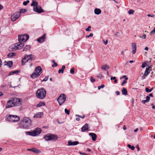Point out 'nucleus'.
Returning <instances> with one entry per match:
<instances>
[{
	"instance_id": "f257e3e1",
	"label": "nucleus",
	"mask_w": 155,
	"mask_h": 155,
	"mask_svg": "<svg viewBox=\"0 0 155 155\" xmlns=\"http://www.w3.org/2000/svg\"><path fill=\"white\" fill-rule=\"evenodd\" d=\"M31 120L28 117H25L21 120L20 127L21 128L28 129L31 126Z\"/></svg>"
},
{
	"instance_id": "f03ea898",
	"label": "nucleus",
	"mask_w": 155,
	"mask_h": 155,
	"mask_svg": "<svg viewBox=\"0 0 155 155\" xmlns=\"http://www.w3.org/2000/svg\"><path fill=\"white\" fill-rule=\"evenodd\" d=\"M46 94V91L43 88L38 89L36 92L37 97L40 99H43L45 97Z\"/></svg>"
},
{
	"instance_id": "7ed1b4c3",
	"label": "nucleus",
	"mask_w": 155,
	"mask_h": 155,
	"mask_svg": "<svg viewBox=\"0 0 155 155\" xmlns=\"http://www.w3.org/2000/svg\"><path fill=\"white\" fill-rule=\"evenodd\" d=\"M42 72V69L40 66H38L36 68L34 72L31 75V77L35 78L38 77Z\"/></svg>"
},
{
	"instance_id": "20e7f679",
	"label": "nucleus",
	"mask_w": 155,
	"mask_h": 155,
	"mask_svg": "<svg viewBox=\"0 0 155 155\" xmlns=\"http://www.w3.org/2000/svg\"><path fill=\"white\" fill-rule=\"evenodd\" d=\"M44 138L47 141L50 140L53 141H55L58 139V137L56 135L51 134H46L44 137Z\"/></svg>"
},
{
	"instance_id": "39448f33",
	"label": "nucleus",
	"mask_w": 155,
	"mask_h": 155,
	"mask_svg": "<svg viewBox=\"0 0 155 155\" xmlns=\"http://www.w3.org/2000/svg\"><path fill=\"white\" fill-rule=\"evenodd\" d=\"M41 132V130L40 128H37L32 131H27L26 132V134L33 136H36L40 134Z\"/></svg>"
},
{
	"instance_id": "423d86ee",
	"label": "nucleus",
	"mask_w": 155,
	"mask_h": 155,
	"mask_svg": "<svg viewBox=\"0 0 155 155\" xmlns=\"http://www.w3.org/2000/svg\"><path fill=\"white\" fill-rule=\"evenodd\" d=\"M20 118L17 115L9 114L6 117V119L11 122H16L20 120Z\"/></svg>"
},
{
	"instance_id": "0eeeda50",
	"label": "nucleus",
	"mask_w": 155,
	"mask_h": 155,
	"mask_svg": "<svg viewBox=\"0 0 155 155\" xmlns=\"http://www.w3.org/2000/svg\"><path fill=\"white\" fill-rule=\"evenodd\" d=\"M24 42L21 41H19V42L14 44L15 47L12 48V51H15L17 50L21 49L24 46Z\"/></svg>"
},
{
	"instance_id": "6e6552de",
	"label": "nucleus",
	"mask_w": 155,
	"mask_h": 155,
	"mask_svg": "<svg viewBox=\"0 0 155 155\" xmlns=\"http://www.w3.org/2000/svg\"><path fill=\"white\" fill-rule=\"evenodd\" d=\"M66 97L64 94H61L58 97L57 100L59 105H61L65 101Z\"/></svg>"
},
{
	"instance_id": "1a4fd4ad",
	"label": "nucleus",
	"mask_w": 155,
	"mask_h": 155,
	"mask_svg": "<svg viewBox=\"0 0 155 155\" xmlns=\"http://www.w3.org/2000/svg\"><path fill=\"white\" fill-rule=\"evenodd\" d=\"M29 38V35L26 34L19 35L18 37V41H21L25 42Z\"/></svg>"
},
{
	"instance_id": "9d476101",
	"label": "nucleus",
	"mask_w": 155,
	"mask_h": 155,
	"mask_svg": "<svg viewBox=\"0 0 155 155\" xmlns=\"http://www.w3.org/2000/svg\"><path fill=\"white\" fill-rule=\"evenodd\" d=\"M31 56V54L28 55L26 54L25 55V57L21 60V65H24L25 63L29 61L30 62V57Z\"/></svg>"
},
{
	"instance_id": "9b49d317",
	"label": "nucleus",
	"mask_w": 155,
	"mask_h": 155,
	"mask_svg": "<svg viewBox=\"0 0 155 155\" xmlns=\"http://www.w3.org/2000/svg\"><path fill=\"white\" fill-rule=\"evenodd\" d=\"M13 101L15 106H19L22 104V99L21 98H13Z\"/></svg>"
},
{
	"instance_id": "f8f14e48",
	"label": "nucleus",
	"mask_w": 155,
	"mask_h": 155,
	"mask_svg": "<svg viewBox=\"0 0 155 155\" xmlns=\"http://www.w3.org/2000/svg\"><path fill=\"white\" fill-rule=\"evenodd\" d=\"M14 101H13V98H11L10 100L7 102L6 108H8L15 106Z\"/></svg>"
},
{
	"instance_id": "ddd939ff",
	"label": "nucleus",
	"mask_w": 155,
	"mask_h": 155,
	"mask_svg": "<svg viewBox=\"0 0 155 155\" xmlns=\"http://www.w3.org/2000/svg\"><path fill=\"white\" fill-rule=\"evenodd\" d=\"M20 16V14L18 12H16L11 16V20L12 21H15Z\"/></svg>"
},
{
	"instance_id": "4468645a",
	"label": "nucleus",
	"mask_w": 155,
	"mask_h": 155,
	"mask_svg": "<svg viewBox=\"0 0 155 155\" xmlns=\"http://www.w3.org/2000/svg\"><path fill=\"white\" fill-rule=\"evenodd\" d=\"M33 10L36 12L41 13L44 12V11L40 6H38L36 7H33Z\"/></svg>"
},
{
	"instance_id": "2eb2a0df",
	"label": "nucleus",
	"mask_w": 155,
	"mask_h": 155,
	"mask_svg": "<svg viewBox=\"0 0 155 155\" xmlns=\"http://www.w3.org/2000/svg\"><path fill=\"white\" fill-rule=\"evenodd\" d=\"M27 150L29 151H32L35 153H39L41 152V151L35 148H33L32 149H28Z\"/></svg>"
},
{
	"instance_id": "dca6fc26",
	"label": "nucleus",
	"mask_w": 155,
	"mask_h": 155,
	"mask_svg": "<svg viewBox=\"0 0 155 155\" xmlns=\"http://www.w3.org/2000/svg\"><path fill=\"white\" fill-rule=\"evenodd\" d=\"M79 143V142L78 141L72 142L71 140H70L68 142V146L76 145Z\"/></svg>"
},
{
	"instance_id": "f3484780",
	"label": "nucleus",
	"mask_w": 155,
	"mask_h": 155,
	"mask_svg": "<svg viewBox=\"0 0 155 155\" xmlns=\"http://www.w3.org/2000/svg\"><path fill=\"white\" fill-rule=\"evenodd\" d=\"M81 131L82 132H85V131L88 130V124H86L81 128Z\"/></svg>"
},
{
	"instance_id": "a211bd4d",
	"label": "nucleus",
	"mask_w": 155,
	"mask_h": 155,
	"mask_svg": "<svg viewBox=\"0 0 155 155\" xmlns=\"http://www.w3.org/2000/svg\"><path fill=\"white\" fill-rule=\"evenodd\" d=\"M46 35V34H44L43 36H42L41 37L39 38L38 39L37 41L40 43H42L44 42L45 41V37Z\"/></svg>"
},
{
	"instance_id": "6ab92c4d",
	"label": "nucleus",
	"mask_w": 155,
	"mask_h": 155,
	"mask_svg": "<svg viewBox=\"0 0 155 155\" xmlns=\"http://www.w3.org/2000/svg\"><path fill=\"white\" fill-rule=\"evenodd\" d=\"M132 48L133 50L132 53L134 54L135 53L136 50V45L135 43H132L131 44Z\"/></svg>"
},
{
	"instance_id": "aec40b11",
	"label": "nucleus",
	"mask_w": 155,
	"mask_h": 155,
	"mask_svg": "<svg viewBox=\"0 0 155 155\" xmlns=\"http://www.w3.org/2000/svg\"><path fill=\"white\" fill-rule=\"evenodd\" d=\"M89 135L91 136L92 139L93 141H95L96 140L97 136L96 134L94 133H90Z\"/></svg>"
},
{
	"instance_id": "412c9836",
	"label": "nucleus",
	"mask_w": 155,
	"mask_h": 155,
	"mask_svg": "<svg viewBox=\"0 0 155 155\" xmlns=\"http://www.w3.org/2000/svg\"><path fill=\"white\" fill-rule=\"evenodd\" d=\"M94 12L95 14L99 15L101 12V11L100 9L96 8L94 9Z\"/></svg>"
},
{
	"instance_id": "4be33fe9",
	"label": "nucleus",
	"mask_w": 155,
	"mask_h": 155,
	"mask_svg": "<svg viewBox=\"0 0 155 155\" xmlns=\"http://www.w3.org/2000/svg\"><path fill=\"white\" fill-rule=\"evenodd\" d=\"M38 2L35 0H33L31 5L33 7H38Z\"/></svg>"
},
{
	"instance_id": "5701e85b",
	"label": "nucleus",
	"mask_w": 155,
	"mask_h": 155,
	"mask_svg": "<svg viewBox=\"0 0 155 155\" xmlns=\"http://www.w3.org/2000/svg\"><path fill=\"white\" fill-rule=\"evenodd\" d=\"M13 65V62L12 61H8L5 63V65H6L8 67L10 68Z\"/></svg>"
},
{
	"instance_id": "b1692460",
	"label": "nucleus",
	"mask_w": 155,
	"mask_h": 155,
	"mask_svg": "<svg viewBox=\"0 0 155 155\" xmlns=\"http://www.w3.org/2000/svg\"><path fill=\"white\" fill-rule=\"evenodd\" d=\"M43 113L42 112H38L37 113V114L34 115V117H41V115H42Z\"/></svg>"
},
{
	"instance_id": "393cba45",
	"label": "nucleus",
	"mask_w": 155,
	"mask_h": 155,
	"mask_svg": "<svg viewBox=\"0 0 155 155\" xmlns=\"http://www.w3.org/2000/svg\"><path fill=\"white\" fill-rule=\"evenodd\" d=\"M45 105V103L43 102H40L36 106L37 107H39L41 106H43Z\"/></svg>"
},
{
	"instance_id": "a878e982",
	"label": "nucleus",
	"mask_w": 155,
	"mask_h": 155,
	"mask_svg": "<svg viewBox=\"0 0 155 155\" xmlns=\"http://www.w3.org/2000/svg\"><path fill=\"white\" fill-rule=\"evenodd\" d=\"M65 66L64 65H63L62 66V68L61 69H60L58 71V73L60 74L61 73H63L64 71V69L65 68Z\"/></svg>"
},
{
	"instance_id": "bb28decb",
	"label": "nucleus",
	"mask_w": 155,
	"mask_h": 155,
	"mask_svg": "<svg viewBox=\"0 0 155 155\" xmlns=\"http://www.w3.org/2000/svg\"><path fill=\"white\" fill-rule=\"evenodd\" d=\"M30 46L29 45H27L25 46V47L23 49V51H26L28 50H29L30 48Z\"/></svg>"
},
{
	"instance_id": "cd10ccee",
	"label": "nucleus",
	"mask_w": 155,
	"mask_h": 155,
	"mask_svg": "<svg viewBox=\"0 0 155 155\" xmlns=\"http://www.w3.org/2000/svg\"><path fill=\"white\" fill-rule=\"evenodd\" d=\"M122 94L124 95H126L127 94V91L126 88H124L122 91Z\"/></svg>"
},
{
	"instance_id": "c85d7f7f",
	"label": "nucleus",
	"mask_w": 155,
	"mask_h": 155,
	"mask_svg": "<svg viewBox=\"0 0 155 155\" xmlns=\"http://www.w3.org/2000/svg\"><path fill=\"white\" fill-rule=\"evenodd\" d=\"M15 55L16 54L15 53H10L8 54V58H11L15 56Z\"/></svg>"
},
{
	"instance_id": "c756f323",
	"label": "nucleus",
	"mask_w": 155,
	"mask_h": 155,
	"mask_svg": "<svg viewBox=\"0 0 155 155\" xmlns=\"http://www.w3.org/2000/svg\"><path fill=\"white\" fill-rule=\"evenodd\" d=\"M27 9H25L21 8V9L19 11V12H18L19 13H20V14L21 13H24L25 12L27 11Z\"/></svg>"
},
{
	"instance_id": "7c9ffc66",
	"label": "nucleus",
	"mask_w": 155,
	"mask_h": 155,
	"mask_svg": "<svg viewBox=\"0 0 155 155\" xmlns=\"http://www.w3.org/2000/svg\"><path fill=\"white\" fill-rule=\"evenodd\" d=\"M151 70H150V69H149L148 68H147L146 69V70L144 72L145 74H146L147 75H148L150 73V71Z\"/></svg>"
},
{
	"instance_id": "2f4dec72",
	"label": "nucleus",
	"mask_w": 155,
	"mask_h": 155,
	"mask_svg": "<svg viewBox=\"0 0 155 155\" xmlns=\"http://www.w3.org/2000/svg\"><path fill=\"white\" fill-rule=\"evenodd\" d=\"M102 68L104 70H106L107 69H109V67L107 65L105 64L102 66Z\"/></svg>"
},
{
	"instance_id": "473e14b6",
	"label": "nucleus",
	"mask_w": 155,
	"mask_h": 155,
	"mask_svg": "<svg viewBox=\"0 0 155 155\" xmlns=\"http://www.w3.org/2000/svg\"><path fill=\"white\" fill-rule=\"evenodd\" d=\"M127 147L132 150H134L135 149V147L134 146H131L130 144H128L127 145Z\"/></svg>"
},
{
	"instance_id": "72a5a7b5",
	"label": "nucleus",
	"mask_w": 155,
	"mask_h": 155,
	"mask_svg": "<svg viewBox=\"0 0 155 155\" xmlns=\"http://www.w3.org/2000/svg\"><path fill=\"white\" fill-rule=\"evenodd\" d=\"M52 62L54 63V64L52 65V67H54V66L56 67L58 66V64L55 62L54 60H52Z\"/></svg>"
},
{
	"instance_id": "f704fd0d",
	"label": "nucleus",
	"mask_w": 155,
	"mask_h": 155,
	"mask_svg": "<svg viewBox=\"0 0 155 155\" xmlns=\"http://www.w3.org/2000/svg\"><path fill=\"white\" fill-rule=\"evenodd\" d=\"M30 62L32 60H34L35 59V57L32 54H31V56L30 57Z\"/></svg>"
},
{
	"instance_id": "c9c22d12",
	"label": "nucleus",
	"mask_w": 155,
	"mask_h": 155,
	"mask_svg": "<svg viewBox=\"0 0 155 155\" xmlns=\"http://www.w3.org/2000/svg\"><path fill=\"white\" fill-rule=\"evenodd\" d=\"M74 70L75 69L74 68H71L70 70V73L72 74H74Z\"/></svg>"
},
{
	"instance_id": "e433bc0d",
	"label": "nucleus",
	"mask_w": 155,
	"mask_h": 155,
	"mask_svg": "<svg viewBox=\"0 0 155 155\" xmlns=\"http://www.w3.org/2000/svg\"><path fill=\"white\" fill-rule=\"evenodd\" d=\"M134 10L132 9H130L129 11L128 12L129 14L131 15L133 14L134 13Z\"/></svg>"
},
{
	"instance_id": "4c0bfd02",
	"label": "nucleus",
	"mask_w": 155,
	"mask_h": 155,
	"mask_svg": "<svg viewBox=\"0 0 155 155\" xmlns=\"http://www.w3.org/2000/svg\"><path fill=\"white\" fill-rule=\"evenodd\" d=\"M29 2V1L27 0L26 1H24L23 2V5H27Z\"/></svg>"
},
{
	"instance_id": "58836bf2",
	"label": "nucleus",
	"mask_w": 155,
	"mask_h": 155,
	"mask_svg": "<svg viewBox=\"0 0 155 155\" xmlns=\"http://www.w3.org/2000/svg\"><path fill=\"white\" fill-rule=\"evenodd\" d=\"M104 86H105L104 84H102L101 86H99L98 87V89L100 90L101 88H103Z\"/></svg>"
},
{
	"instance_id": "ea45409f",
	"label": "nucleus",
	"mask_w": 155,
	"mask_h": 155,
	"mask_svg": "<svg viewBox=\"0 0 155 155\" xmlns=\"http://www.w3.org/2000/svg\"><path fill=\"white\" fill-rule=\"evenodd\" d=\"M147 65V64L146 63L143 62L142 64L141 67L142 68H145L146 67V66Z\"/></svg>"
},
{
	"instance_id": "a19ab883",
	"label": "nucleus",
	"mask_w": 155,
	"mask_h": 155,
	"mask_svg": "<svg viewBox=\"0 0 155 155\" xmlns=\"http://www.w3.org/2000/svg\"><path fill=\"white\" fill-rule=\"evenodd\" d=\"M65 112L67 114L69 115L70 114V111L68 110L67 109H65L64 110Z\"/></svg>"
},
{
	"instance_id": "79ce46f5",
	"label": "nucleus",
	"mask_w": 155,
	"mask_h": 155,
	"mask_svg": "<svg viewBox=\"0 0 155 155\" xmlns=\"http://www.w3.org/2000/svg\"><path fill=\"white\" fill-rule=\"evenodd\" d=\"M147 75H148L146 74H145V73H144V74L142 76V78H141L142 80H143L147 76Z\"/></svg>"
},
{
	"instance_id": "37998d69",
	"label": "nucleus",
	"mask_w": 155,
	"mask_h": 155,
	"mask_svg": "<svg viewBox=\"0 0 155 155\" xmlns=\"http://www.w3.org/2000/svg\"><path fill=\"white\" fill-rule=\"evenodd\" d=\"M145 90H146V91L147 93H149V92H151V90L149 89L147 87H146L145 88Z\"/></svg>"
},
{
	"instance_id": "c03bdc74",
	"label": "nucleus",
	"mask_w": 155,
	"mask_h": 155,
	"mask_svg": "<svg viewBox=\"0 0 155 155\" xmlns=\"http://www.w3.org/2000/svg\"><path fill=\"white\" fill-rule=\"evenodd\" d=\"M93 33H91L90 34V35H86V38H89L90 37H92L93 36Z\"/></svg>"
},
{
	"instance_id": "a18cd8bd",
	"label": "nucleus",
	"mask_w": 155,
	"mask_h": 155,
	"mask_svg": "<svg viewBox=\"0 0 155 155\" xmlns=\"http://www.w3.org/2000/svg\"><path fill=\"white\" fill-rule=\"evenodd\" d=\"M140 37L142 39H145L146 38V34H144L141 37L140 36Z\"/></svg>"
},
{
	"instance_id": "49530a36",
	"label": "nucleus",
	"mask_w": 155,
	"mask_h": 155,
	"mask_svg": "<svg viewBox=\"0 0 155 155\" xmlns=\"http://www.w3.org/2000/svg\"><path fill=\"white\" fill-rule=\"evenodd\" d=\"M90 80L93 83L95 81V79L94 78L92 77H91Z\"/></svg>"
},
{
	"instance_id": "de8ad7c7",
	"label": "nucleus",
	"mask_w": 155,
	"mask_h": 155,
	"mask_svg": "<svg viewBox=\"0 0 155 155\" xmlns=\"http://www.w3.org/2000/svg\"><path fill=\"white\" fill-rule=\"evenodd\" d=\"M91 28V26H89L86 29V31H90L91 30L90 29Z\"/></svg>"
},
{
	"instance_id": "09e8293b",
	"label": "nucleus",
	"mask_w": 155,
	"mask_h": 155,
	"mask_svg": "<svg viewBox=\"0 0 155 155\" xmlns=\"http://www.w3.org/2000/svg\"><path fill=\"white\" fill-rule=\"evenodd\" d=\"M20 70H17L16 71H13V72H14V74H17L18 73L20 72Z\"/></svg>"
},
{
	"instance_id": "8fccbe9b",
	"label": "nucleus",
	"mask_w": 155,
	"mask_h": 155,
	"mask_svg": "<svg viewBox=\"0 0 155 155\" xmlns=\"http://www.w3.org/2000/svg\"><path fill=\"white\" fill-rule=\"evenodd\" d=\"M121 78H124L125 79V80H127L128 79V78H127V76L126 75H123V76H122Z\"/></svg>"
},
{
	"instance_id": "3c124183",
	"label": "nucleus",
	"mask_w": 155,
	"mask_h": 155,
	"mask_svg": "<svg viewBox=\"0 0 155 155\" xmlns=\"http://www.w3.org/2000/svg\"><path fill=\"white\" fill-rule=\"evenodd\" d=\"M127 83V81L126 80H124V81L122 82L121 84V85L122 86H124V84L126 83Z\"/></svg>"
},
{
	"instance_id": "603ef678",
	"label": "nucleus",
	"mask_w": 155,
	"mask_h": 155,
	"mask_svg": "<svg viewBox=\"0 0 155 155\" xmlns=\"http://www.w3.org/2000/svg\"><path fill=\"white\" fill-rule=\"evenodd\" d=\"M102 74H99L97 75V77H98V78H100L101 79L102 78Z\"/></svg>"
},
{
	"instance_id": "864d4df0",
	"label": "nucleus",
	"mask_w": 155,
	"mask_h": 155,
	"mask_svg": "<svg viewBox=\"0 0 155 155\" xmlns=\"http://www.w3.org/2000/svg\"><path fill=\"white\" fill-rule=\"evenodd\" d=\"M155 33V28H154L153 29L151 32L150 34L151 35Z\"/></svg>"
},
{
	"instance_id": "5fc2aeb1",
	"label": "nucleus",
	"mask_w": 155,
	"mask_h": 155,
	"mask_svg": "<svg viewBox=\"0 0 155 155\" xmlns=\"http://www.w3.org/2000/svg\"><path fill=\"white\" fill-rule=\"evenodd\" d=\"M48 79V77H46L42 81H46Z\"/></svg>"
},
{
	"instance_id": "6e6d98bb",
	"label": "nucleus",
	"mask_w": 155,
	"mask_h": 155,
	"mask_svg": "<svg viewBox=\"0 0 155 155\" xmlns=\"http://www.w3.org/2000/svg\"><path fill=\"white\" fill-rule=\"evenodd\" d=\"M150 96H147L146 97V100L148 102H149L150 100Z\"/></svg>"
},
{
	"instance_id": "4d7b16f0",
	"label": "nucleus",
	"mask_w": 155,
	"mask_h": 155,
	"mask_svg": "<svg viewBox=\"0 0 155 155\" xmlns=\"http://www.w3.org/2000/svg\"><path fill=\"white\" fill-rule=\"evenodd\" d=\"M148 102L146 100H143L142 101V103L143 104H145L146 102Z\"/></svg>"
},
{
	"instance_id": "13d9d810",
	"label": "nucleus",
	"mask_w": 155,
	"mask_h": 155,
	"mask_svg": "<svg viewBox=\"0 0 155 155\" xmlns=\"http://www.w3.org/2000/svg\"><path fill=\"white\" fill-rule=\"evenodd\" d=\"M14 74V72H13V71H11L8 74L9 76H10L11 75H12L13 74Z\"/></svg>"
},
{
	"instance_id": "bf43d9fd",
	"label": "nucleus",
	"mask_w": 155,
	"mask_h": 155,
	"mask_svg": "<svg viewBox=\"0 0 155 155\" xmlns=\"http://www.w3.org/2000/svg\"><path fill=\"white\" fill-rule=\"evenodd\" d=\"M107 43H108V40H106V41H104V43L105 45H107Z\"/></svg>"
},
{
	"instance_id": "052dcab7",
	"label": "nucleus",
	"mask_w": 155,
	"mask_h": 155,
	"mask_svg": "<svg viewBox=\"0 0 155 155\" xmlns=\"http://www.w3.org/2000/svg\"><path fill=\"white\" fill-rule=\"evenodd\" d=\"M115 93L117 95H119L120 94V92L118 91H117Z\"/></svg>"
},
{
	"instance_id": "680f3d73",
	"label": "nucleus",
	"mask_w": 155,
	"mask_h": 155,
	"mask_svg": "<svg viewBox=\"0 0 155 155\" xmlns=\"http://www.w3.org/2000/svg\"><path fill=\"white\" fill-rule=\"evenodd\" d=\"M136 147L137 148V151H139L140 150V148L139 147L138 145H137Z\"/></svg>"
},
{
	"instance_id": "e2e57ef3",
	"label": "nucleus",
	"mask_w": 155,
	"mask_h": 155,
	"mask_svg": "<svg viewBox=\"0 0 155 155\" xmlns=\"http://www.w3.org/2000/svg\"><path fill=\"white\" fill-rule=\"evenodd\" d=\"M116 79V78L115 77H112L111 78H110V79L111 80H115Z\"/></svg>"
},
{
	"instance_id": "0e129e2a",
	"label": "nucleus",
	"mask_w": 155,
	"mask_h": 155,
	"mask_svg": "<svg viewBox=\"0 0 155 155\" xmlns=\"http://www.w3.org/2000/svg\"><path fill=\"white\" fill-rule=\"evenodd\" d=\"M85 117V115H83L82 116H80V117L81 118L83 119V118H84Z\"/></svg>"
},
{
	"instance_id": "69168bd1",
	"label": "nucleus",
	"mask_w": 155,
	"mask_h": 155,
	"mask_svg": "<svg viewBox=\"0 0 155 155\" xmlns=\"http://www.w3.org/2000/svg\"><path fill=\"white\" fill-rule=\"evenodd\" d=\"M123 129L124 130H125L127 129V127L125 125H124L123 127Z\"/></svg>"
},
{
	"instance_id": "338daca9",
	"label": "nucleus",
	"mask_w": 155,
	"mask_h": 155,
	"mask_svg": "<svg viewBox=\"0 0 155 155\" xmlns=\"http://www.w3.org/2000/svg\"><path fill=\"white\" fill-rule=\"evenodd\" d=\"M80 154H82V155H86V154L84 153H81V152H80Z\"/></svg>"
},
{
	"instance_id": "774afa93",
	"label": "nucleus",
	"mask_w": 155,
	"mask_h": 155,
	"mask_svg": "<svg viewBox=\"0 0 155 155\" xmlns=\"http://www.w3.org/2000/svg\"><path fill=\"white\" fill-rule=\"evenodd\" d=\"M138 128H137L134 130V131L135 132H137L138 131Z\"/></svg>"
}]
</instances>
